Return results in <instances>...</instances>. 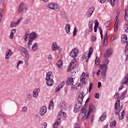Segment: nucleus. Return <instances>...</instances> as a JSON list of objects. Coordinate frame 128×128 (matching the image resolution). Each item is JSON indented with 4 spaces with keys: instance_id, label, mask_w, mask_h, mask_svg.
Here are the masks:
<instances>
[{
    "instance_id": "nucleus-1",
    "label": "nucleus",
    "mask_w": 128,
    "mask_h": 128,
    "mask_svg": "<svg viewBox=\"0 0 128 128\" xmlns=\"http://www.w3.org/2000/svg\"><path fill=\"white\" fill-rule=\"evenodd\" d=\"M114 97L116 98H117L114 107L115 110H116L115 111V114H116V116H118L119 120H122L124 116V110H122L120 112V110H122V106H120V100H118V98H120V94L118 92L116 93ZM120 112L121 116H120Z\"/></svg>"
},
{
    "instance_id": "nucleus-2",
    "label": "nucleus",
    "mask_w": 128,
    "mask_h": 128,
    "mask_svg": "<svg viewBox=\"0 0 128 128\" xmlns=\"http://www.w3.org/2000/svg\"><path fill=\"white\" fill-rule=\"evenodd\" d=\"M74 64V61H72L70 64V66L68 68V72H70L71 76H74L76 72H78L80 70V67H78V65H74L72 68V66L73 64Z\"/></svg>"
},
{
    "instance_id": "nucleus-3",
    "label": "nucleus",
    "mask_w": 128,
    "mask_h": 128,
    "mask_svg": "<svg viewBox=\"0 0 128 128\" xmlns=\"http://www.w3.org/2000/svg\"><path fill=\"white\" fill-rule=\"evenodd\" d=\"M78 52H80V51L78 48H73L70 53V56L73 58H74L72 60L74 63H75L76 60V58L78 56Z\"/></svg>"
},
{
    "instance_id": "nucleus-4",
    "label": "nucleus",
    "mask_w": 128,
    "mask_h": 128,
    "mask_svg": "<svg viewBox=\"0 0 128 128\" xmlns=\"http://www.w3.org/2000/svg\"><path fill=\"white\" fill-rule=\"evenodd\" d=\"M52 76V72H49L47 73L46 76V80H47L46 82V85L48 86H52L54 82V80L52 78H50V76Z\"/></svg>"
},
{
    "instance_id": "nucleus-5",
    "label": "nucleus",
    "mask_w": 128,
    "mask_h": 128,
    "mask_svg": "<svg viewBox=\"0 0 128 128\" xmlns=\"http://www.w3.org/2000/svg\"><path fill=\"white\" fill-rule=\"evenodd\" d=\"M86 104L84 106L83 108L81 110V112L83 114V120L84 122H86L88 120V116H90V112H86ZM85 112V113H84Z\"/></svg>"
},
{
    "instance_id": "nucleus-6",
    "label": "nucleus",
    "mask_w": 128,
    "mask_h": 128,
    "mask_svg": "<svg viewBox=\"0 0 128 128\" xmlns=\"http://www.w3.org/2000/svg\"><path fill=\"white\" fill-rule=\"evenodd\" d=\"M19 50L20 52H21V54L23 56H25L26 60H28V59L30 58V54H28V52L26 51V49L24 47H21Z\"/></svg>"
},
{
    "instance_id": "nucleus-7",
    "label": "nucleus",
    "mask_w": 128,
    "mask_h": 128,
    "mask_svg": "<svg viewBox=\"0 0 128 128\" xmlns=\"http://www.w3.org/2000/svg\"><path fill=\"white\" fill-rule=\"evenodd\" d=\"M122 44H126V50H125V54H126V50H128V36L126 34H123L122 36Z\"/></svg>"
},
{
    "instance_id": "nucleus-8",
    "label": "nucleus",
    "mask_w": 128,
    "mask_h": 128,
    "mask_svg": "<svg viewBox=\"0 0 128 128\" xmlns=\"http://www.w3.org/2000/svg\"><path fill=\"white\" fill-rule=\"evenodd\" d=\"M26 11V4L24 2H22L19 7V12L20 14H24Z\"/></svg>"
},
{
    "instance_id": "nucleus-9",
    "label": "nucleus",
    "mask_w": 128,
    "mask_h": 128,
    "mask_svg": "<svg viewBox=\"0 0 128 128\" xmlns=\"http://www.w3.org/2000/svg\"><path fill=\"white\" fill-rule=\"evenodd\" d=\"M48 8H49L50 10H54L55 12H58L60 10V6L56 4V3H50L48 4Z\"/></svg>"
},
{
    "instance_id": "nucleus-10",
    "label": "nucleus",
    "mask_w": 128,
    "mask_h": 128,
    "mask_svg": "<svg viewBox=\"0 0 128 128\" xmlns=\"http://www.w3.org/2000/svg\"><path fill=\"white\" fill-rule=\"evenodd\" d=\"M58 108H60V111L64 112V110H66V104L65 102H60V104L58 105Z\"/></svg>"
},
{
    "instance_id": "nucleus-11",
    "label": "nucleus",
    "mask_w": 128,
    "mask_h": 128,
    "mask_svg": "<svg viewBox=\"0 0 128 128\" xmlns=\"http://www.w3.org/2000/svg\"><path fill=\"white\" fill-rule=\"evenodd\" d=\"M84 93L83 94H80L78 96V104H77L78 106H82V98H84Z\"/></svg>"
},
{
    "instance_id": "nucleus-12",
    "label": "nucleus",
    "mask_w": 128,
    "mask_h": 128,
    "mask_svg": "<svg viewBox=\"0 0 128 128\" xmlns=\"http://www.w3.org/2000/svg\"><path fill=\"white\" fill-rule=\"evenodd\" d=\"M94 12V7L92 6L90 8L88 12L86 14V16H88V18H90Z\"/></svg>"
},
{
    "instance_id": "nucleus-13",
    "label": "nucleus",
    "mask_w": 128,
    "mask_h": 128,
    "mask_svg": "<svg viewBox=\"0 0 128 128\" xmlns=\"http://www.w3.org/2000/svg\"><path fill=\"white\" fill-rule=\"evenodd\" d=\"M60 16L62 18L66 20V22H68V15L64 10H62L60 12Z\"/></svg>"
},
{
    "instance_id": "nucleus-14",
    "label": "nucleus",
    "mask_w": 128,
    "mask_h": 128,
    "mask_svg": "<svg viewBox=\"0 0 128 128\" xmlns=\"http://www.w3.org/2000/svg\"><path fill=\"white\" fill-rule=\"evenodd\" d=\"M112 54V50L110 48H109L107 50L106 52H104V58H110Z\"/></svg>"
},
{
    "instance_id": "nucleus-15",
    "label": "nucleus",
    "mask_w": 128,
    "mask_h": 128,
    "mask_svg": "<svg viewBox=\"0 0 128 128\" xmlns=\"http://www.w3.org/2000/svg\"><path fill=\"white\" fill-rule=\"evenodd\" d=\"M40 89L38 88H36L33 90L32 96L34 98H36L38 96V93L40 92Z\"/></svg>"
},
{
    "instance_id": "nucleus-16",
    "label": "nucleus",
    "mask_w": 128,
    "mask_h": 128,
    "mask_svg": "<svg viewBox=\"0 0 128 128\" xmlns=\"http://www.w3.org/2000/svg\"><path fill=\"white\" fill-rule=\"evenodd\" d=\"M46 112V106L41 107L40 111V116H44Z\"/></svg>"
},
{
    "instance_id": "nucleus-17",
    "label": "nucleus",
    "mask_w": 128,
    "mask_h": 128,
    "mask_svg": "<svg viewBox=\"0 0 128 128\" xmlns=\"http://www.w3.org/2000/svg\"><path fill=\"white\" fill-rule=\"evenodd\" d=\"M100 70H103V72H106V70H108V67L104 64H100Z\"/></svg>"
},
{
    "instance_id": "nucleus-18",
    "label": "nucleus",
    "mask_w": 128,
    "mask_h": 128,
    "mask_svg": "<svg viewBox=\"0 0 128 128\" xmlns=\"http://www.w3.org/2000/svg\"><path fill=\"white\" fill-rule=\"evenodd\" d=\"M86 74L84 72H83L81 76V77L80 78V80L82 84H86Z\"/></svg>"
},
{
    "instance_id": "nucleus-19",
    "label": "nucleus",
    "mask_w": 128,
    "mask_h": 128,
    "mask_svg": "<svg viewBox=\"0 0 128 128\" xmlns=\"http://www.w3.org/2000/svg\"><path fill=\"white\" fill-rule=\"evenodd\" d=\"M66 86H74V78H70L66 81Z\"/></svg>"
},
{
    "instance_id": "nucleus-20",
    "label": "nucleus",
    "mask_w": 128,
    "mask_h": 128,
    "mask_svg": "<svg viewBox=\"0 0 128 128\" xmlns=\"http://www.w3.org/2000/svg\"><path fill=\"white\" fill-rule=\"evenodd\" d=\"M90 57H88V52H86L85 54L84 55L82 58H81V60H86V62H88V58H90Z\"/></svg>"
},
{
    "instance_id": "nucleus-21",
    "label": "nucleus",
    "mask_w": 128,
    "mask_h": 128,
    "mask_svg": "<svg viewBox=\"0 0 128 128\" xmlns=\"http://www.w3.org/2000/svg\"><path fill=\"white\" fill-rule=\"evenodd\" d=\"M38 50V45L36 42L32 45V52H36Z\"/></svg>"
},
{
    "instance_id": "nucleus-22",
    "label": "nucleus",
    "mask_w": 128,
    "mask_h": 128,
    "mask_svg": "<svg viewBox=\"0 0 128 128\" xmlns=\"http://www.w3.org/2000/svg\"><path fill=\"white\" fill-rule=\"evenodd\" d=\"M60 118H58V120H56V122L53 125V128H58V126H60Z\"/></svg>"
},
{
    "instance_id": "nucleus-23",
    "label": "nucleus",
    "mask_w": 128,
    "mask_h": 128,
    "mask_svg": "<svg viewBox=\"0 0 128 128\" xmlns=\"http://www.w3.org/2000/svg\"><path fill=\"white\" fill-rule=\"evenodd\" d=\"M112 6H114L116 4H118V0H108Z\"/></svg>"
},
{
    "instance_id": "nucleus-24",
    "label": "nucleus",
    "mask_w": 128,
    "mask_h": 128,
    "mask_svg": "<svg viewBox=\"0 0 128 128\" xmlns=\"http://www.w3.org/2000/svg\"><path fill=\"white\" fill-rule=\"evenodd\" d=\"M108 44V32H106L104 38L103 44H104V46H106V44Z\"/></svg>"
},
{
    "instance_id": "nucleus-25",
    "label": "nucleus",
    "mask_w": 128,
    "mask_h": 128,
    "mask_svg": "<svg viewBox=\"0 0 128 128\" xmlns=\"http://www.w3.org/2000/svg\"><path fill=\"white\" fill-rule=\"evenodd\" d=\"M65 30L66 34H70V24H66L65 26Z\"/></svg>"
},
{
    "instance_id": "nucleus-26",
    "label": "nucleus",
    "mask_w": 128,
    "mask_h": 128,
    "mask_svg": "<svg viewBox=\"0 0 128 128\" xmlns=\"http://www.w3.org/2000/svg\"><path fill=\"white\" fill-rule=\"evenodd\" d=\"M58 46L56 45V42H53L52 46V52H54V50H58Z\"/></svg>"
},
{
    "instance_id": "nucleus-27",
    "label": "nucleus",
    "mask_w": 128,
    "mask_h": 128,
    "mask_svg": "<svg viewBox=\"0 0 128 128\" xmlns=\"http://www.w3.org/2000/svg\"><path fill=\"white\" fill-rule=\"evenodd\" d=\"M8 55L10 56H12V50L10 49H8L7 52H6V54L5 56L6 60H8V58L9 56Z\"/></svg>"
},
{
    "instance_id": "nucleus-28",
    "label": "nucleus",
    "mask_w": 128,
    "mask_h": 128,
    "mask_svg": "<svg viewBox=\"0 0 128 128\" xmlns=\"http://www.w3.org/2000/svg\"><path fill=\"white\" fill-rule=\"evenodd\" d=\"M80 106L76 104V106H74V112L76 113V112H80Z\"/></svg>"
},
{
    "instance_id": "nucleus-29",
    "label": "nucleus",
    "mask_w": 128,
    "mask_h": 128,
    "mask_svg": "<svg viewBox=\"0 0 128 128\" xmlns=\"http://www.w3.org/2000/svg\"><path fill=\"white\" fill-rule=\"evenodd\" d=\"M30 40H34V38H36L37 35L36 33L34 32H32L29 34Z\"/></svg>"
},
{
    "instance_id": "nucleus-30",
    "label": "nucleus",
    "mask_w": 128,
    "mask_h": 128,
    "mask_svg": "<svg viewBox=\"0 0 128 128\" xmlns=\"http://www.w3.org/2000/svg\"><path fill=\"white\" fill-rule=\"evenodd\" d=\"M64 82H63L62 83L59 84L58 87L56 88V92H58V90H60V88L64 86Z\"/></svg>"
},
{
    "instance_id": "nucleus-31",
    "label": "nucleus",
    "mask_w": 128,
    "mask_h": 128,
    "mask_svg": "<svg viewBox=\"0 0 128 128\" xmlns=\"http://www.w3.org/2000/svg\"><path fill=\"white\" fill-rule=\"evenodd\" d=\"M56 64L58 66L59 68H62V61L60 60L58 61Z\"/></svg>"
},
{
    "instance_id": "nucleus-32",
    "label": "nucleus",
    "mask_w": 128,
    "mask_h": 128,
    "mask_svg": "<svg viewBox=\"0 0 128 128\" xmlns=\"http://www.w3.org/2000/svg\"><path fill=\"white\" fill-rule=\"evenodd\" d=\"M24 42H28V40H30V34L28 33H26L24 36Z\"/></svg>"
},
{
    "instance_id": "nucleus-33",
    "label": "nucleus",
    "mask_w": 128,
    "mask_h": 128,
    "mask_svg": "<svg viewBox=\"0 0 128 128\" xmlns=\"http://www.w3.org/2000/svg\"><path fill=\"white\" fill-rule=\"evenodd\" d=\"M16 29H13L11 30L10 34V38H14V34H16Z\"/></svg>"
},
{
    "instance_id": "nucleus-34",
    "label": "nucleus",
    "mask_w": 128,
    "mask_h": 128,
    "mask_svg": "<svg viewBox=\"0 0 128 128\" xmlns=\"http://www.w3.org/2000/svg\"><path fill=\"white\" fill-rule=\"evenodd\" d=\"M116 121L114 120L113 122H112L110 124V128H116Z\"/></svg>"
},
{
    "instance_id": "nucleus-35",
    "label": "nucleus",
    "mask_w": 128,
    "mask_h": 128,
    "mask_svg": "<svg viewBox=\"0 0 128 128\" xmlns=\"http://www.w3.org/2000/svg\"><path fill=\"white\" fill-rule=\"evenodd\" d=\"M124 20L126 22H128V12L127 9H125Z\"/></svg>"
},
{
    "instance_id": "nucleus-36",
    "label": "nucleus",
    "mask_w": 128,
    "mask_h": 128,
    "mask_svg": "<svg viewBox=\"0 0 128 128\" xmlns=\"http://www.w3.org/2000/svg\"><path fill=\"white\" fill-rule=\"evenodd\" d=\"M122 84H126V86L128 85V77L124 78V80H122Z\"/></svg>"
},
{
    "instance_id": "nucleus-37",
    "label": "nucleus",
    "mask_w": 128,
    "mask_h": 128,
    "mask_svg": "<svg viewBox=\"0 0 128 128\" xmlns=\"http://www.w3.org/2000/svg\"><path fill=\"white\" fill-rule=\"evenodd\" d=\"M54 102L52 100H51L49 104L48 110H52V108H54Z\"/></svg>"
},
{
    "instance_id": "nucleus-38",
    "label": "nucleus",
    "mask_w": 128,
    "mask_h": 128,
    "mask_svg": "<svg viewBox=\"0 0 128 128\" xmlns=\"http://www.w3.org/2000/svg\"><path fill=\"white\" fill-rule=\"evenodd\" d=\"M92 52H94V49L91 47L89 50V52H88V58H90V56H92Z\"/></svg>"
},
{
    "instance_id": "nucleus-39",
    "label": "nucleus",
    "mask_w": 128,
    "mask_h": 128,
    "mask_svg": "<svg viewBox=\"0 0 128 128\" xmlns=\"http://www.w3.org/2000/svg\"><path fill=\"white\" fill-rule=\"evenodd\" d=\"M18 24H16V22H12L10 24V28H16Z\"/></svg>"
},
{
    "instance_id": "nucleus-40",
    "label": "nucleus",
    "mask_w": 128,
    "mask_h": 128,
    "mask_svg": "<svg viewBox=\"0 0 128 128\" xmlns=\"http://www.w3.org/2000/svg\"><path fill=\"white\" fill-rule=\"evenodd\" d=\"M89 110L90 112H95L96 111V108H94V106L92 105H90V108H89Z\"/></svg>"
},
{
    "instance_id": "nucleus-41",
    "label": "nucleus",
    "mask_w": 128,
    "mask_h": 128,
    "mask_svg": "<svg viewBox=\"0 0 128 128\" xmlns=\"http://www.w3.org/2000/svg\"><path fill=\"white\" fill-rule=\"evenodd\" d=\"M118 22H116L114 26V32H118Z\"/></svg>"
},
{
    "instance_id": "nucleus-42",
    "label": "nucleus",
    "mask_w": 128,
    "mask_h": 128,
    "mask_svg": "<svg viewBox=\"0 0 128 128\" xmlns=\"http://www.w3.org/2000/svg\"><path fill=\"white\" fill-rule=\"evenodd\" d=\"M106 72H102L101 76L102 80H106Z\"/></svg>"
},
{
    "instance_id": "nucleus-43",
    "label": "nucleus",
    "mask_w": 128,
    "mask_h": 128,
    "mask_svg": "<svg viewBox=\"0 0 128 128\" xmlns=\"http://www.w3.org/2000/svg\"><path fill=\"white\" fill-rule=\"evenodd\" d=\"M98 60H100V58L96 56L95 60V64H96V66H98V64H100V61Z\"/></svg>"
},
{
    "instance_id": "nucleus-44",
    "label": "nucleus",
    "mask_w": 128,
    "mask_h": 128,
    "mask_svg": "<svg viewBox=\"0 0 128 128\" xmlns=\"http://www.w3.org/2000/svg\"><path fill=\"white\" fill-rule=\"evenodd\" d=\"M28 42L27 45L28 46H32V39H29V40H28Z\"/></svg>"
},
{
    "instance_id": "nucleus-45",
    "label": "nucleus",
    "mask_w": 128,
    "mask_h": 128,
    "mask_svg": "<svg viewBox=\"0 0 128 128\" xmlns=\"http://www.w3.org/2000/svg\"><path fill=\"white\" fill-rule=\"evenodd\" d=\"M62 114V116H64V118H66V112H64V111H60V112H59V116H60L61 114Z\"/></svg>"
},
{
    "instance_id": "nucleus-46",
    "label": "nucleus",
    "mask_w": 128,
    "mask_h": 128,
    "mask_svg": "<svg viewBox=\"0 0 128 128\" xmlns=\"http://www.w3.org/2000/svg\"><path fill=\"white\" fill-rule=\"evenodd\" d=\"M94 86V84L92 83H90V86H89V92H90V90H92V88Z\"/></svg>"
},
{
    "instance_id": "nucleus-47",
    "label": "nucleus",
    "mask_w": 128,
    "mask_h": 128,
    "mask_svg": "<svg viewBox=\"0 0 128 128\" xmlns=\"http://www.w3.org/2000/svg\"><path fill=\"white\" fill-rule=\"evenodd\" d=\"M48 124H46V122L42 123L41 124V128H46Z\"/></svg>"
},
{
    "instance_id": "nucleus-48",
    "label": "nucleus",
    "mask_w": 128,
    "mask_h": 128,
    "mask_svg": "<svg viewBox=\"0 0 128 128\" xmlns=\"http://www.w3.org/2000/svg\"><path fill=\"white\" fill-rule=\"evenodd\" d=\"M22 112H28V108H26V106L22 107Z\"/></svg>"
},
{
    "instance_id": "nucleus-49",
    "label": "nucleus",
    "mask_w": 128,
    "mask_h": 128,
    "mask_svg": "<svg viewBox=\"0 0 128 128\" xmlns=\"http://www.w3.org/2000/svg\"><path fill=\"white\" fill-rule=\"evenodd\" d=\"M110 21H107L105 23V26H106V28H108V26H110Z\"/></svg>"
},
{
    "instance_id": "nucleus-50",
    "label": "nucleus",
    "mask_w": 128,
    "mask_h": 128,
    "mask_svg": "<svg viewBox=\"0 0 128 128\" xmlns=\"http://www.w3.org/2000/svg\"><path fill=\"white\" fill-rule=\"evenodd\" d=\"M26 24H30V19L28 18L25 20Z\"/></svg>"
},
{
    "instance_id": "nucleus-51",
    "label": "nucleus",
    "mask_w": 128,
    "mask_h": 128,
    "mask_svg": "<svg viewBox=\"0 0 128 128\" xmlns=\"http://www.w3.org/2000/svg\"><path fill=\"white\" fill-rule=\"evenodd\" d=\"M93 24H94V20H90L88 23V26H92Z\"/></svg>"
},
{
    "instance_id": "nucleus-52",
    "label": "nucleus",
    "mask_w": 128,
    "mask_h": 128,
    "mask_svg": "<svg viewBox=\"0 0 128 128\" xmlns=\"http://www.w3.org/2000/svg\"><path fill=\"white\" fill-rule=\"evenodd\" d=\"M78 32V29H76V28H74V30L73 32V35L74 36H76V34Z\"/></svg>"
},
{
    "instance_id": "nucleus-53",
    "label": "nucleus",
    "mask_w": 128,
    "mask_h": 128,
    "mask_svg": "<svg viewBox=\"0 0 128 128\" xmlns=\"http://www.w3.org/2000/svg\"><path fill=\"white\" fill-rule=\"evenodd\" d=\"M110 63V60L108 58H106L105 60V62L104 64H105V66H106L107 64H108Z\"/></svg>"
},
{
    "instance_id": "nucleus-54",
    "label": "nucleus",
    "mask_w": 128,
    "mask_h": 128,
    "mask_svg": "<svg viewBox=\"0 0 128 128\" xmlns=\"http://www.w3.org/2000/svg\"><path fill=\"white\" fill-rule=\"evenodd\" d=\"M2 9L1 10H0V20H2Z\"/></svg>"
},
{
    "instance_id": "nucleus-55",
    "label": "nucleus",
    "mask_w": 128,
    "mask_h": 128,
    "mask_svg": "<svg viewBox=\"0 0 128 128\" xmlns=\"http://www.w3.org/2000/svg\"><path fill=\"white\" fill-rule=\"evenodd\" d=\"M4 0H0V6H4Z\"/></svg>"
},
{
    "instance_id": "nucleus-56",
    "label": "nucleus",
    "mask_w": 128,
    "mask_h": 128,
    "mask_svg": "<svg viewBox=\"0 0 128 128\" xmlns=\"http://www.w3.org/2000/svg\"><path fill=\"white\" fill-rule=\"evenodd\" d=\"M30 100H32V94H28L26 96Z\"/></svg>"
},
{
    "instance_id": "nucleus-57",
    "label": "nucleus",
    "mask_w": 128,
    "mask_h": 128,
    "mask_svg": "<svg viewBox=\"0 0 128 128\" xmlns=\"http://www.w3.org/2000/svg\"><path fill=\"white\" fill-rule=\"evenodd\" d=\"M22 17H20V18H19L16 22V24H18L20 22H22Z\"/></svg>"
},
{
    "instance_id": "nucleus-58",
    "label": "nucleus",
    "mask_w": 128,
    "mask_h": 128,
    "mask_svg": "<svg viewBox=\"0 0 128 128\" xmlns=\"http://www.w3.org/2000/svg\"><path fill=\"white\" fill-rule=\"evenodd\" d=\"M52 54H49L48 56V60L49 62H50V60H52Z\"/></svg>"
},
{
    "instance_id": "nucleus-59",
    "label": "nucleus",
    "mask_w": 128,
    "mask_h": 128,
    "mask_svg": "<svg viewBox=\"0 0 128 128\" xmlns=\"http://www.w3.org/2000/svg\"><path fill=\"white\" fill-rule=\"evenodd\" d=\"M94 115H92L91 116L92 124V123L94 122Z\"/></svg>"
},
{
    "instance_id": "nucleus-60",
    "label": "nucleus",
    "mask_w": 128,
    "mask_h": 128,
    "mask_svg": "<svg viewBox=\"0 0 128 128\" xmlns=\"http://www.w3.org/2000/svg\"><path fill=\"white\" fill-rule=\"evenodd\" d=\"M98 96H100V94H98V93H96L94 94V98H98Z\"/></svg>"
},
{
    "instance_id": "nucleus-61",
    "label": "nucleus",
    "mask_w": 128,
    "mask_h": 128,
    "mask_svg": "<svg viewBox=\"0 0 128 128\" xmlns=\"http://www.w3.org/2000/svg\"><path fill=\"white\" fill-rule=\"evenodd\" d=\"M89 30L88 32H92V26H88Z\"/></svg>"
},
{
    "instance_id": "nucleus-62",
    "label": "nucleus",
    "mask_w": 128,
    "mask_h": 128,
    "mask_svg": "<svg viewBox=\"0 0 128 128\" xmlns=\"http://www.w3.org/2000/svg\"><path fill=\"white\" fill-rule=\"evenodd\" d=\"M118 15L117 16H116V18L114 20V22H116L118 23Z\"/></svg>"
},
{
    "instance_id": "nucleus-63",
    "label": "nucleus",
    "mask_w": 128,
    "mask_h": 128,
    "mask_svg": "<svg viewBox=\"0 0 128 128\" xmlns=\"http://www.w3.org/2000/svg\"><path fill=\"white\" fill-rule=\"evenodd\" d=\"M124 30H125L126 32H128V25L125 26Z\"/></svg>"
},
{
    "instance_id": "nucleus-64",
    "label": "nucleus",
    "mask_w": 128,
    "mask_h": 128,
    "mask_svg": "<svg viewBox=\"0 0 128 128\" xmlns=\"http://www.w3.org/2000/svg\"><path fill=\"white\" fill-rule=\"evenodd\" d=\"M0 118H2L3 120H4V116L2 114H0Z\"/></svg>"
}]
</instances>
